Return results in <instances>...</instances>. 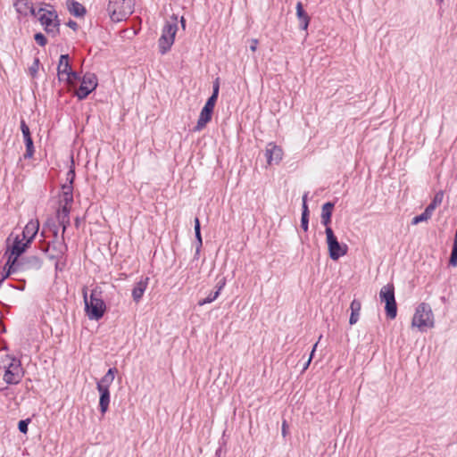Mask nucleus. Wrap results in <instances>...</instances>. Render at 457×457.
<instances>
[{
	"label": "nucleus",
	"instance_id": "13",
	"mask_svg": "<svg viewBox=\"0 0 457 457\" xmlns=\"http://www.w3.org/2000/svg\"><path fill=\"white\" fill-rule=\"evenodd\" d=\"M97 84L96 76L93 73H87L83 76L80 86L76 90L75 95L79 99H84L96 88Z\"/></svg>",
	"mask_w": 457,
	"mask_h": 457
},
{
	"label": "nucleus",
	"instance_id": "33",
	"mask_svg": "<svg viewBox=\"0 0 457 457\" xmlns=\"http://www.w3.org/2000/svg\"><path fill=\"white\" fill-rule=\"evenodd\" d=\"M18 428L21 433L26 434L28 432V422L26 420H21L18 424Z\"/></svg>",
	"mask_w": 457,
	"mask_h": 457
},
{
	"label": "nucleus",
	"instance_id": "11",
	"mask_svg": "<svg viewBox=\"0 0 457 457\" xmlns=\"http://www.w3.org/2000/svg\"><path fill=\"white\" fill-rule=\"evenodd\" d=\"M58 78L59 80L66 82L70 86H75L78 76L71 71L69 63V57L66 54L61 55L58 67Z\"/></svg>",
	"mask_w": 457,
	"mask_h": 457
},
{
	"label": "nucleus",
	"instance_id": "1",
	"mask_svg": "<svg viewBox=\"0 0 457 457\" xmlns=\"http://www.w3.org/2000/svg\"><path fill=\"white\" fill-rule=\"evenodd\" d=\"M29 245V244L21 237L19 231H13L9 235L6 240L4 253L7 260L3 270L0 271V281H4L21 270V263L18 258L26 251Z\"/></svg>",
	"mask_w": 457,
	"mask_h": 457
},
{
	"label": "nucleus",
	"instance_id": "22",
	"mask_svg": "<svg viewBox=\"0 0 457 457\" xmlns=\"http://www.w3.org/2000/svg\"><path fill=\"white\" fill-rule=\"evenodd\" d=\"M433 207L432 206H427L425 211L420 214L413 218L411 223L413 225H417L420 222L427 221L429 220L433 214Z\"/></svg>",
	"mask_w": 457,
	"mask_h": 457
},
{
	"label": "nucleus",
	"instance_id": "28",
	"mask_svg": "<svg viewBox=\"0 0 457 457\" xmlns=\"http://www.w3.org/2000/svg\"><path fill=\"white\" fill-rule=\"evenodd\" d=\"M39 69L38 60H35L32 65L29 68V72L31 77H36Z\"/></svg>",
	"mask_w": 457,
	"mask_h": 457
},
{
	"label": "nucleus",
	"instance_id": "32",
	"mask_svg": "<svg viewBox=\"0 0 457 457\" xmlns=\"http://www.w3.org/2000/svg\"><path fill=\"white\" fill-rule=\"evenodd\" d=\"M360 314H361V312H356L351 311V315H350V318H349L350 325H354V324H356L358 322L359 318H360Z\"/></svg>",
	"mask_w": 457,
	"mask_h": 457
},
{
	"label": "nucleus",
	"instance_id": "23",
	"mask_svg": "<svg viewBox=\"0 0 457 457\" xmlns=\"http://www.w3.org/2000/svg\"><path fill=\"white\" fill-rule=\"evenodd\" d=\"M303 213H302V219H301V223H302V228L304 231H307L308 230V213H309V211H308V207H307V204H306V200H305V196L303 197Z\"/></svg>",
	"mask_w": 457,
	"mask_h": 457
},
{
	"label": "nucleus",
	"instance_id": "12",
	"mask_svg": "<svg viewBox=\"0 0 457 457\" xmlns=\"http://www.w3.org/2000/svg\"><path fill=\"white\" fill-rule=\"evenodd\" d=\"M24 375L23 370L19 361L12 360L5 367L3 376L4 380L10 385L18 384Z\"/></svg>",
	"mask_w": 457,
	"mask_h": 457
},
{
	"label": "nucleus",
	"instance_id": "31",
	"mask_svg": "<svg viewBox=\"0 0 457 457\" xmlns=\"http://www.w3.org/2000/svg\"><path fill=\"white\" fill-rule=\"evenodd\" d=\"M442 198H443L442 195H436L435 196L434 200L428 206H432L433 212H434L435 209L441 204Z\"/></svg>",
	"mask_w": 457,
	"mask_h": 457
},
{
	"label": "nucleus",
	"instance_id": "37",
	"mask_svg": "<svg viewBox=\"0 0 457 457\" xmlns=\"http://www.w3.org/2000/svg\"><path fill=\"white\" fill-rule=\"evenodd\" d=\"M224 285H225V280H223V281H222V283L219 286V287H218V290H217V291H219V292H220V291L222 289V287H224Z\"/></svg>",
	"mask_w": 457,
	"mask_h": 457
},
{
	"label": "nucleus",
	"instance_id": "7",
	"mask_svg": "<svg viewBox=\"0 0 457 457\" xmlns=\"http://www.w3.org/2000/svg\"><path fill=\"white\" fill-rule=\"evenodd\" d=\"M171 21H168L162 28L161 37L159 38V48L162 54L167 53L172 46L175 36L178 31L177 16L171 17Z\"/></svg>",
	"mask_w": 457,
	"mask_h": 457
},
{
	"label": "nucleus",
	"instance_id": "29",
	"mask_svg": "<svg viewBox=\"0 0 457 457\" xmlns=\"http://www.w3.org/2000/svg\"><path fill=\"white\" fill-rule=\"evenodd\" d=\"M34 38L39 46H45L46 45V38L42 33L35 34Z\"/></svg>",
	"mask_w": 457,
	"mask_h": 457
},
{
	"label": "nucleus",
	"instance_id": "3",
	"mask_svg": "<svg viewBox=\"0 0 457 457\" xmlns=\"http://www.w3.org/2000/svg\"><path fill=\"white\" fill-rule=\"evenodd\" d=\"M35 17L37 18L45 31L52 37H56L60 31V21L53 6L41 4L37 6Z\"/></svg>",
	"mask_w": 457,
	"mask_h": 457
},
{
	"label": "nucleus",
	"instance_id": "25",
	"mask_svg": "<svg viewBox=\"0 0 457 457\" xmlns=\"http://www.w3.org/2000/svg\"><path fill=\"white\" fill-rule=\"evenodd\" d=\"M25 144H26V153L24 154V157L25 158H31L34 154V145H33V141H32V138H27V140H25Z\"/></svg>",
	"mask_w": 457,
	"mask_h": 457
},
{
	"label": "nucleus",
	"instance_id": "39",
	"mask_svg": "<svg viewBox=\"0 0 457 457\" xmlns=\"http://www.w3.org/2000/svg\"><path fill=\"white\" fill-rule=\"evenodd\" d=\"M440 3L443 2V0H438Z\"/></svg>",
	"mask_w": 457,
	"mask_h": 457
},
{
	"label": "nucleus",
	"instance_id": "19",
	"mask_svg": "<svg viewBox=\"0 0 457 457\" xmlns=\"http://www.w3.org/2000/svg\"><path fill=\"white\" fill-rule=\"evenodd\" d=\"M334 204L330 202L326 203L322 206L321 211V220L326 228L329 227L330 221H331V215H332V210H333Z\"/></svg>",
	"mask_w": 457,
	"mask_h": 457
},
{
	"label": "nucleus",
	"instance_id": "20",
	"mask_svg": "<svg viewBox=\"0 0 457 457\" xmlns=\"http://www.w3.org/2000/svg\"><path fill=\"white\" fill-rule=\"evenodd\" d=\"M146 287H147L146 281H139L136 284V286L134 287V288L132 290V296L136 302H138L142 298V296L144 295V293L146 289Z\"/></svg>",
	"mask_w": 457,
	"mask_h": 457
},
{
	"label": "nucleus",
	"instance_id": "6",
	"mask_svg": "<svg viewBox=\"0 0 457 457\" xmlns=\"http://www.w3.org/2000/svg\"><path fill=\"white\" fill-rule=\"evenodd\" d=\"M116 373L117 370L115 368L109 369L96 384V388L100 395L99 407L102 414H104L108 411L110 404V386L115 379Z\"/></svg>",
	"mask_w": 457,
	"mask_h": 457
},
{
	"label": "nucleus",
	"instance_id": "36",
	"mask_svg": "<svg viewBox=\"0 0 457 457\" xmlns=\"http://www.w3.org/2000/svg\"><path fill=\"white\" fill-rule=\"evenodd\" d=\"M257 45H258V40L257 39H253L252 40V45L250 46V49H251L252 52H255L256 51Z\"/></svg>",
	"mask_w": 457,
	"mask_h": 457
},
{
	"label": "nucleus",
	"instance_id": "16",
	"mask_svg": "<svg viewBox=\"0 0 457 457\" xmlns=\"http://www.w3.org/2000/svg\"><path fill=\"white\" fill-rule=\"evenodd\" d=\"M39 222L37 220H30L24 227L21 232L19 231L21 237L24 238L27 243L30 244L38 232Z\"/></svg>",
	"mask_w": 457,
	"mask_h": 457
},
{
	"label": "nucleus",
	"instance_id": "9",
	"mask_svg": "<svg viewBox=\"0 0 457 457\" xmlns=\"http://www.w3.org/2000/svg\"><path fill=\"white\" fill-rule=\"evenodd\" d=\"M325 234L330 259L337 261L339 258L345 256L347 253V245L338 242L337 236L330 227H328L325 229Z\"/></svg>",
	"mask_w": 457,
	"mask_h": 457
},
{
	"label": "nucleus",
	"instance_id": "35",
	"mask_svg": "<svg viewBox=\"0 0 457 457\" xmlns=\"http://www.w3.org/2000/svg\"><path fill=\"white\" fill-rule=\"evenodd\" d=\"M317 345H318V343H316V344L314 345V346H313V348H312V353H311V355H310V357H309V359H308L307 362H306V363H304V368H303L304 370H306V369L309 367V365H310V363H311V361H312V357H313V354H314V352H315V350H316Z\"/></svg>",
	"mask_w": 457,
	"mask_h": 457
},
{
	"label": "nucleus",
	"instance_id": "24",
	"mask_svg": "<svg viewBox=\"0 0 457 457\" xmlns=\"http://www.w3.org/2000/svg\"><path fill=\"white\" fill-rule=\"evenodd\" d=\"M195 237L197 239V251L201 248L203 245L201 231H200V221L198 218L195 219Z\"/></svg>",
	"mask_w": 457,
	"mask_h": 457
},
{
	"label": "nucleus",
	"instance_id": "5",
	"mask_svg": "<svg viewBox=\"0 0 457 457\" xmlns=\"http://www.w3.org/2000/svg\"><path fill=\"white\" fill-rule=\"evenodd\" d=\"M134 0H109L107 13L113 22L126 20L134 12Z\"/></svg>",
	"mask_w": 457,
	"mask_h": 457
},
{
	"label": "nucleus",
	"instance_id": "14",
	"mask_svg": "<svg viewBox=\"0 0 457 457\" xmlns=\"http://www.w3.org/2000/svg\"><path fill=\"white\" fill-rule=\"evenodd\" d=\"M265 155L270 165L278 164L283 158V150L280 146L270 143L266 146Z\"/></svg>",
	"mask_w": 457,
	"mask_h": 457
},
{
	"label": "nucleus",
	"instance_id": "15",
	"mask_svg": "<svg viewBox=\"0 0 457 457\" xmlns=\"http://www.w3.org/2000/svg\"><path fill=\"white\" fill-rule=\"evenodd\" d=\"M73 203L72 186L63 185L60 195V206L63 212L68 213Z\"/></svg>",
	"mask_w": 457,
	"mask_h": 457
},
{
	"label": "nucleus",
	"instance_id": "26",
	"mask_svg": "<svg viewBox=\"0 0 457 457\" xmlns=\"http://www.w3.org/2000/svg\"><path fill=\"white\" fill-rule=\"evenodd\" d=\"M219 296V291H216L213 295H210L209 296H207L206 298H204V300L200 301L198 303V304L200 306H203L204 304H207V303H211L212 302H213L217 297Z\"/></svg>",
	"mask_w": 457,
	"mask_h": 457
},
{
	"label": "nucleus",
	"instance_id": "2",
	"mask_svg": "<svg viewBox=\"0 0 457 457\" xmlns=\"http://www.w3.org/2000/svg\"><path fill=\"white\" fill-rule=\"evenodd\" d=\"M83 300L85 313L88 320H99L104 316L107 307L102 297V292L99 289H93L90 295L83 291Z\"/></svg>",
	"mask_w": 457,
	"mask_h": 457
},
{
	"label": "nucleus",
	"instance_id": "17",
	"mask_svg": "<svg viewBox=\"0 0 457 457\" xmlns=\"http://www.w3.org/2000/svg\"><path fill=\"white\" fill-rule=\"evenodd\" d=\"M14 7L17 12L24 17L29 15L35 16L37 10V7H35L29 0H17L14 4Z\"/></svg>",
	"mask_w": 457,
	"mask_h": 457
},
{
	"label": "nucleus",
	"instance_id": "38",
	"mask_svg": "<svg viewBox=\"0 0 457 457\" xmlns=\"http://www.w3.org/2000/svg\"><path fill=\"white\" fill-rule=\"evenodd\" d=\"M181 24H182L183 27L185 26V19H184V17H181Z\"/></svg>",
	"mask_w": 457,
	"mask_h": 457
},
{
	"label": "nucleus",
	"instance_id": "21",
	"mask_svg": "<svg viewBox=\"0 0 457 457\" xmlns=\"http://www.w3.org/2000/svg\"><path fill=\"white\" fill-rule=\"evenodd\" d=\"M67 8L75 16H82L85 13L84 6L78 2H68Z\"/></svg>",
	"mask_w": 457,
	"mask_h": 457
},
{
	"label": "nucleus",
	"instance_id": "8",
	"mask_svg": "<svg viewBox=\"0 0 457 457\" xmlns=\"http://www.w3.org/2000/svg\"><path fill=\"white\" fill-rule=\"evenodd\" d=\"M219 94V85H215L213 87V93L209 97L204 106L200 112L199 117L197 119L196 125L195 127V131H201L204 129L206 125L211 121L212 112L216 104V101Z\"/></svg>",
	"mask_w": 457,
	"mask_h": 457
},
{
	"label": "nucleus",
	"instance_id": "10",
	"mask_svg": "<svg viewBox=\"0 0 457 457\" xmlns=\"http://www.w3.org/2000/svg\"><path fill=\"white\" fill-rule=\"evenodd\" d=\"M380 300L385 303L386 315L391 319H395L397 314V306L395 298V287L392 284H387L381 287L379 291Z\"/></svg>",
	"mask_w": 457,
	"mask_h": 457
},
{
	"label": "nucleus",
	"instance_id": "4",
	"mask_svg": "<svg viewBox=\"0 0 457 457\" xmlns=\"http://www.w3.org/2000/svg\"><path fill=\"white\" fill-rule=\"evenodd\" d=\"M435 323V316L430 305L426 303H420L411 318V328L424 333L434 328Z\"/></svg>",
	"mask_w": 457,
	"mask_h": 457
},
{
	"label": "nucleus",
	"instance_id": "34",
	"mask_svg": "<svg viewBox=\"0 0 457 457\" xmlns=\"http://www.w3.org/2000/svg\"><path fill=\"white\" fill-rule=\"evenodd\" d=\"M74 179H75V171L73 169H71L67 173V179L69 180L68 185L72 186Z\"/></svg>",
	"mask_w": 457,
	"mask_h": 457
},
{
	"label": "nucleus",
	"instance_id": "27",
	"mask_svg": "<svg viewBox=\"0 0 457 457\" xmlns=\"http://www.w3.org/2000/svg\"><path fill=\"white\" fill-rule=\"evenodd\" d=\"M21 129L24 137V140H27V138H31L30 131L29 126L22 120L21 123Z\"/></svg>",
	"mask_w": 457,
	"mask_h": 457
},
{
	"label": "nucleus",
	"instance_id": "30",
	"mask_svg": "<svg viewBox=\"0 0 457 457\" xmlns=\"http://www.w3.org/2000/svg\"><path fill=\"white\" fill-rule=\"evenodd\" d=\"M350 310L356 312H361V303L358 300H353L350 304Z\"/></svg>",
	"mask_w": 457,
	"mask_h": 457
},
{
	"label": "nucleus",
	"instance_id": "18",
	"mask_svg": "<svg viewBox=\"0 0 457 457\" xmlns=\"http://www.w3.org/2000/svg\"><path fill=\"white\" fill-rule=\"evenodd\" d=\"M295 9H296V16L298 18L301 29L303 30H307L309 23H310V17L304 12L303 4H302L301 2H298L296 4Z\"/></svg>",
	"mask_w": 457,
	"mask_h": 457
}]
</instances>
